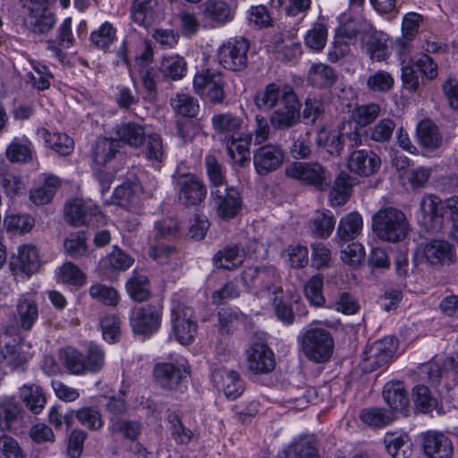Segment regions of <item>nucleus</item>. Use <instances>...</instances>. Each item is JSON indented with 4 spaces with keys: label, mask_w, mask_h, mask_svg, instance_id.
Here are the masks:
<instances>
[{
    "label": "nucleus",
    "mask_w": 458,
    "mask_h": 458,
    "mask_svg": "<svg viewBox=\"0 0 458 458\" xmlns=\"http://www.w3.org/2000/svg\"><path fill=\"white\" fill-rule=\"evenodd\" d=\"M190 375V370L185 364H174L161 362L153 369L156 382L163 388L173 390L183 383Z\"/></svg>",
    "instance_id": "16"
},
{
    "label": "nucleus",
    "mask_w": 458,
    "mask_h": 458,
    "mask_svg": "<svg viewBox=\"0 0 458 458\" xmlns=\"http://www.w3.org/2000/svg\"><path fill=\"white\" fill-rule=\"evenodd\" d=\"M242 280L248 291L265 302H276L282 294L279 276L273 267H246Z\"/></svg>",
    "instance_id": "2"
},
{
    "label": "nucleus",
    "mask_w": 458,
    "mask_h": 458,
    "mask_svg": "<svg viewBox=\"0 0 458 458\" xmlns=\"http://www.w3.org/2000/svg\"><path fill=\"white\" fill-rule=\"evenodd\" d=\"M40 260L37 248L32 244H24L18 249V254L13 256L10 267L13 274H23L30 277L38 271Z\"/></svg>",
    "instance_id": "20"
},
{
    "label": "nucleus",
    "mask_w": 458,
    "mask_h": 458,
    "mask_svg": "<svg viewBox=\"0 0 458 458\" xmlns=\"http://www.w3.org/2000/svg\"><path fill=\"white\" fill-rule=\"evenodd\" d=\"M250 135L247 134L242 137L241 134L229 138L226 140V148L228 155L234 164L244 166L250 162Z\"/></svg>",
    "instance_id": "35"
},
{
    "label": "nucleus",
    "mask_w": 458,
    "mask_h": 458,
    "mask_svg": "<svg viewBox=\"0 0 458 458\" xmlns=\"http://www.w3.org/2000/svg\"><path fill=\"white\" fill-rule=\"evenodd\" d=\"M394 84L393 75L384 70L374 72L366 80L368 90L375 93H386L393 89Z\"/></svg>",
    "instance_id": "52"
},
{
    "label": "nucleus",
    "mask_w": 458,
    "mask_h": 458,
    "mask_svg": "<svg viewBox=\"0 0 458 458\" xmlns=\"http://www.w3.org/2000/svg\"><path fill=\"white\" fill-rule=\"evenodd\" d=\"M212 380L219 390H223L228 399H237L243 392V382L233 370L218 369L212 372Z\"/></svg>",
    "instance_id": "25"
},
{
    "label": "nucleus",
    "mask_w": 458,
    "mask_h": 458,
    "mask_svg": "<svg viewBox=\"0 0 458 458\" xmlns=\"http://www.w3.org/2000/svg\"><path fill=\"white\" fill-rule=\"evenodd\" d=\"M284 151L277 144H266L254 151L253 165L259 175L277 170L284 161Z\"/></svg>",
    "instance_id": "13"
},
{
    "label": "nucleus",
    "mask_w": 458,
    "mask_h": 458,
    "mask_svg": "<svg viewBox=\"0 0 458 458\" xmlns=\"http://www.w3.org/2000/svg\"><path fill=\"white\" fill-rule=\"evenodd\" d=\"M55 21V14L40 6L30 7L24 18L26 27L37 34L47 33L54 28Z\"/></svg>",
    "instance_id": "27"
},
{
    "label": "nucleus",
    "mask_w": 458,
    "mask_h": 458,
    "mask_svg": "<svg viewBox=\"0 0 458 458\" xmlns=\"http://www.w3.org/2000/svg\"><path fill=\"white\" fill-rule=\"evenodd\" d=\"M215 203L218 216L223 219H230L237 215L241 208L239 191L235 188L225 187L215 191Z\"/></svg>",
    "instance_id": "24"
},
{
    "label": "nucleus",
    "mask_w": 458,
    "mask_h": 458,
    "mask_svg": "<svg viewBox=\"0 0 458 458\" xmlns=\"http://www.w3.org/2000/svg\"><path fill=\"white\" fill-rule=\"evenodd\" d=\"M59 185L60 181L56 176H47L41 187L30 191V199L36 205L47 204L53 199Z\"/></svg>",
    "instance_id": "54"
},
{
    "label": "nucleus",
    "mask_w": 458,
    "mask_h": 458,
    "mask_svg": "<svg viewBox=\"0 0 458 458\" xmlns=\"http://www.w3.org/2000/svg\"><path fill=\"white\" fill-rule=\"evenodd\" d=\"M386 403L390 406L391 409L371 407L361 410L360 412V420L362 421V423L368 425L370 428H386L394 420V412L393 410L397 409V403L402 405L403 403ZM409 403H404V404Z\"/></svg>",
    "instance_id": "26"
},
{
    "label": "nucleus",
    "mask_w": 458,
    "mask_h": 458,
    "mask_svg": "<svg viewBox=\"0 0 458 458\" xmlns=\"http://www.w3.org/2000/svg\"><path fill=\"white\" fill-rule=\"evenodd\" d=\"M89 294L93 300L111 307L116 306L121 299L114 287L100 283L92 284L89 289Z\"/></svg>",
    "instance_id": "51"
},
{
    "label": "nucleus",
    "mask_w": 458,
    "mask_h": 458,
    "mask_svg": "<svg viewBox=\"0 0 458 458\" xmlns=\"http://www.w3.org/2000/svg\"><path fill=\"white\" fill-rule=\"evenodd\" d=\"M110 430L113 434L122 435L124 439L134 442L141 435L142 424L133 420L111 419Z\"/></svg>",
    "instance_id": "44"
},
{
    "label": "nucleus",
    "mask_w": 458,
    "mask_h": 458,
    "mask_svg": "<svg viewBox=\"0 0 458 458\" xmlns=\"http://www.w3.org/2000/svg\"><path fill=\"white\" fill-rule=\"evenodd\" d=\"M24 343L21 344H5L1 350L4 362L13 369H22L31 357L30 352L24 351Z\"/></svg>",
    "instance_id": "49"
},
{
    "label": "nucleus",
    "mask_w": 458,
    "mask_h": 458,
    "mask_svg": "<svg viewBox=\"0 0 458 458\" xmlns=\"http://www.w3.org/2000/svg\"><path fill=\"white\" fill-rule=\"evenodd\" d=\"M308 81L317 88H327L335 82L336 75L330 66L322 63H316L309 70Z\"/></svg>",
    "instance_id": "40"
},
{
    "label": "nucleus",
    "mask_w": 458,
    "mask_h": 458,
    "mask_svg": "<svg viewBox=\"0 0 458 458\" xmlns=\"http://www.w3.org/2000/svg\"><path fill=\"white\" fill-rule=\"evenodd\" d=\"M424 257L432 265L450 264L455 258L453 245L443 240H433L424 247Z\"/></svg>",
    "instance_id": "28"
},
{
    "label": "nucleus",
    "mask_w": 458,
    "mask_h": 458,
    "mask_svg": "<svg viewBox=\"0 0 458 458\" xmlns=\"http://www.w3.org/2000/svg\"><path fill=\"white\" fill-rule=\"evenodd\" d=\"M386 452L393 458H409L413 452V444L407 433L388 432L384 437Z\"/></svg>",
    "instance_id": "30"
},
{
    "label": "nucleus",
    "mask_w": 458,
    "mask_h": 458,
    "mask_svg": "<svg viewBox=\"0 0 458 458\" xmlns=\"http://www.w3.org/2000/svg\"><path fill=\"white\" fill-rule=\"evenodd\" d=\"M20 327L30 330L38 318V308L36 301L29 294L21 295L16 304Z\"/></svg>",
    "instance_id": "33"
},
{
    "label": "nucleus",
    "mask_w": 458,
    "mask_h": 458,
    "mask_svg": "<svg viewBox=\"0 0 458 458\" xmlns=\"http://www.w3.org/2000/svg\"><path fill=\"white\" fill-rule=\"evenodd\" d=\"M381 165V158L373 151L367 149L353 150L347 160L350 172L368 177L377 172Z\"/></svg>",
    "instance_id": "19"
},
{
    "label": "nucleus",
    "mask_w": 458,
    "mask_h": 458,
    "mask_svg": "<svg viewBox=\"0 0 458 458\" xmlns=\"http://www.w3.org/2000/svg\"><path fill=\"white\" fill-rule=\"evenodd\" d=\"M6 157L11 162L26 163L32 158V144L26 140L24 143L15 139L6 148Z\"/></svg>",
    "instance_id": "59"
},
{
    "label": "nucleus",
    "mask_w": 458,
    "mask_h": 458,
    "mask_svg": "<svg viewBox=\"0 0 458 458\" xmlns=\"http://www.w3.org/2000/svg\"><path fill=\"white\" fill-rule=\"evenodd\" d=\"M352 122L341 123L337 131H329L326 128L320 129L317 133L316 143L324 148L331 155H338L343 149L344 143L341 137L344 134L346 128L351 129Z\"/></svg>",
    "instance_id": "29"
},
{
    "label": "nucleus",
    "mask_w": 458,
    "mask_h": 458,
    "mask_svg": "<svg viewBox=\"0 0 458 458\" xmlns=\"http://www.w3.org/2000/svg\"><path fill=\"white\" fill-rule=\"evenodd\" d=\"M204 14L207 18L219 23H225L233 19L229 5L220 0H208L204 4Z\"/></svg>",
    "instance_id": "53"
},
{
    "label": "nucleus",
    "mask_w": 458,
    "mask_h": 458,
    "mask_svg": "<svg viewBox=\"0 0 458 458\" xmlns=\"http://www.w3.org/2000/svg\"><path fill=\"white\" fill-rule=\"evenodd\" d=\"M287 176L323 190L330 182L327 170L318 163L293 162L286 169Z\"/></svg>",
    "instance_id": "11"
},
{
    "label": "nucleus",
    "mask_w": 458,
    "mask_h": 458,
    "mask_svg": "<svg viewBox=\"0 0 458 458\" xmlns=\"http://www.w3.org/2000/svg\"><path fill=\"white\" fill-rule=\"evenodd\" d=\"M445 202L434 194H425L420 204L419 223L428 231H438L443 225Z\"/></svg>",
    "instance_id": "12"
},
{
    "label": "nucleus",
    "mask_w": 458,
    "mask_h": 458,
    "mask_svg": "<svg viewBox=\"0 0 458 458\" xmlns=\"http://www.w3.org/2000/svg\"><path fill=\"white\" fill-rule=\"evenodd\" d=\"M157 6V0H134L131 9L133 21L140 25L151 22Z\"/></svg>",
    "instance_id": "55"
},
{
    "label": "nucleus",
    "mask_w": 458,
    "mask_h": 458,
    "mask_svg": "<svg viewBox=\"0 0 458 458\" xmlns=\"http://www.w3.org/2000/svg\"><path fill=\"white\" fill-rule=\"evenodd\" d=\"M37 135L42 139L47 148H52L62 156L70 155L74 148V142L67 134L55 132L51 133L45 128H39Z\"/></svg>",
    "instance_id": "36"
},
{
    "label": "nucleus",
    "mask_w": 458,
    "mask_h": 458,
    "mask_svg": "<svg viewBox=\"0 0 458 458\" xmlns=\"http://www.w3.org/2000/svg\"><path fill=\"white\" fill-rule=\"evenodd\" d=\"M361 47L363 51L371 59L383 61L388 55L387 37L385 33L377 31L370 23L363 21L361 28Z\"/></svg>",
    "instance_id": "15"
},
{
    "label": "nucleus",
    "mask_w": 458,
    "mask_h": 458,
    "mask_svg": "<svg viewBox=\"0 0 458 458\" xmlns=\"http://www.w3.org/2000/svg\"><path fill=\"white\" fill-rule=\"evenodd\" d=\"M301 104L296 94L286 97L283 106L274 111L269 118L272 126L277 130L290 128L300 120Z\"/></svg>",
    "instance_id": "21"
},
{
    "label": "nucleus",
    "mask_w": 458,
    "mask_h": 458,
    "mask_svg": "<svg viewBox=\"0 0 458 458\" xmlns=\"http://www.w3.org/2000/svg\"><path fill=\"white\" fill-rule=\"evenodd\" d=\"M245 354L247 369L254 374H267L276 368L275 354L263 340H253Z\"/></svg>",
    "instance_id": "10"
},
{
    "label": "nucleus",
    "mask_w": 458,
    "mask_h": 458,
    "mask_svg": "<svg viewBox=\"0 0 458 458\" xmlns=\"http://www.w3.org/2000/svg\"><path fill=\"white\" fill-rule=\"evenodd\" d=\"M335 220L328 210L317 211L310 221V228L314 235L327 238L334 230Z\"/></svg>",
    "instance_id": "47"
},
{
    "label": "nucleus",
    "mask_w": 458,
    "mask_h": 458,
    "mask_svg": "<svg viewBox=\"0 0 458 458\" xmlns=\"http://www.w3.org/2000/svg\"><path fill=\"white\" fill-rule=\"evenodd\" d=\"M398 349V341L394 336H386L367 346L362 353L360 367L365 372H372L386 364Z\"/></svg>",
    "instance_id": "6"
},
{
    "label": "nucleus",
    "mask_w": 458,
    "mask_h": 458,
    "mask_svg": "<svg viewBox=\"0 0 458 458\" xmlns=\"http://www.w3.org/2000/svg\"><path fill=\"white\" fill-rule=\"evenodd\" d=\"M242 123L241 118L230 113L218 114L212 117V124L216 131L225 134L228 139L240 134Z\"/></svg>",
    "instance_id": "43"
},
{
    "label": "nucleus",
    "mask_w": 458,
    "mask_h": 458,
    "mask_svg": "<svg viewBox=\"0 0 458 458\" xmlns=\"http://www.w3.org/2000/svg\"><path fill=\"white\" fill-rule=\"evenodd\" d=\"M380 112L381 107L378 104L370 103L356 106L352 116L357 124L367 126L379 116Z\"/></svg>",
    "instance_id": "61"
},
{
    "label": "nucleus",
    "mask_w": 458,
    "mask_h": 458,
    "mask_svg": "<svg viewBox=\"0 0 458 458\" xmlns=\"http://www.w3.org/2000/svg\"><path fill=\"white\" fill-rule=\"evenodd\" d=\"M161 73L174 81L181 80L186 73L187 64L179 55H169L162 59L159 66Z\"/></svg>",
    "instance_id": "50"
},
{
    "label": "nucleus",
    "mask_w": 458,
    "mask_h": 458,
    "mask_svg": "<svg viewBox=\"0 0 458 458\" xmlns=\"http://www.w3.org/2000/svg\"><path fill=\"white\" fill-rule=\"evenodd\" d=\"M278 458H319L317 440L313 436H298L283 448Z\"/></svg>",
    "instance_id": "22"
},
{
    "label": "nucleus",
    "mask_w": 458,
    "mask_h": 458,
    "mask_svg": "<svg viewBox=\"0 0 458 458\" xmlns=\"http://www.w3.org/2000/svg\"><path fill=\"white\" fill-rule=\"evenodd\" d=\"M115 134L120 141L132 148H140L146 140L145 127L135 122L122 123L116 127Z\"/></svg>",
    "instance_id": "31"
},
{
    "label": "nucleus",
    "mask_w": 458,
    "mask_h": 458,
    "mask_svg": "<svg viewBox=\"0 0 458 458\" xmlns=\"http://www.w3.org/2000/svg\"><path fill=\"white\" fill-rule=\"evenodd\" d=\"M126 291L130 297L136 301H144L149 295V281L143 272L134 271L126 283Z\"/></svg>",
    "instance_id": "42"
},
{
    "label": "nucleus",
    "mask_w": 458,
    "mask_h": 458,
    "mask_svg": "<svg viewBox=\"0 0 458 458\" xmlns=\"http://www.w3.org/2000/svg\"><path fill=\"white\" fill-rule=\"evenodd\" d=\"M133 259L117 247L100 260V268L109 274L114 270H125L132 264Z\"/></svg>",
    "instance_id": "48"
},
{
    "label": "nucleus",
    "mask_w": 458,
    "mask_h": 458,
    "mask_svg": "<svg viewBox=\"0 0 458 458\" xmlns=\"http://www.w3.org/2000/svg\"><path fill=\"white\" fill-rule=\"evenodd\" d=\"M417 137L420 144L428 149L441 146L443 138L437 124L431 120H423L417 125Z\"/></svg>",
    "instance_id": "39"
},
{
    "label": "nucleus",
    "mask_w": 458,
    "mask_h": 458,
    "mask_svg": "<svg viewBox=\"0 0 458 458\" xmlns=\"http://www.w3.org/2000/svg\"><path fill=\"white\" fill-rule=\"evenodd\" d=\"M119 142L110 138H99L92 150V160L95 165L104 166L113 160L118 152Z\"/></svg>",
    "instance_id": "38"
},
{
    "label": "nucleus",
    "mask_w": 458,
    "mask_h": 458,
    "mask_svg": "<svg viewBox=\"0 0 458 458\" xmlns=\"http://www.w3.org/2000/svg\"><path fill=\"white\" fill-rule=\"evenodd\" d=\"M173 333L182 345L191 344L197 335L198 324L192 308L174 301L171 309Z\"/></svg>",
    "instance_id": "4"
},
{
    "label": "nucleus",
    "mask_w": 458,
    "mask_h": 458,
    "mask_svg": "<svg viewBox=\"0 0 458 458\" xmlns=\"http://www.w3.org/2000/svg\"><path fill=\"white\" fill-rule=\"evenodd\" d=\"M116 38V29L109 21L102 23L90 34L92 44L99 49L108 48Z\"/></svg>",
    "instance_id": "56"
},
{
    "label": "nucleus",
    "mask_w": 458,
    "mask_h": 458,
    "mask_svg": "<svg viewBox=\"0 0 458 458\" xmlns=\"http://www.w3.org/2000/svg\"><path fill=\"white\" fill-rule=\"evenodd\" d=\"M323 276L316 274L309 279L304 286V294L311 305L321 307L325 304L326 299L323 295Z\"/></svg>",
    "instance_id": "57"
},
{
    "label": "nucleus",
    "mask_w": 458,
    "mask_h": 458,
    "mask_svg": "<svg viewBox=\"0 0 458 458\" xmlns=\"http://www.w3.org/2000/svg\"><path fill=\"white\" fill-rule=\"evenodd\" d=\"M173 183L180 201L185 206L199 205L207 196V188L203 181L192 173L176 170L173 175Z\"/></svg>",
    "instance_id": "5"
},
{
    "label": "nucleus",
    "mask_w": 458,
    "mask_h": 458,
    "mask_svg": "<svg viewBox=\"0 0 458 458\" xmlns=\"http://www.w3.org/2000/svg\"><path fill=\"white\" fill-rule=\"evenodd\" d=\"M420 375L428 379L430 386L425 384L415 385L411 391L413 401H438L445 398V388L439 389L437 386L442 379L440 366L436 362H428L420 368Z\"/></svg>",
    "instance_id": "7"
},
{
    "label": "nucleus",
    "mask_w": 458,
    "mask_h": 458,
    "mask_svg": "<svg viewBox=\"0 0 458 458\" xmlns=\"http://www.w3.org/2000/svg\"><path fill=\"white\" fill-rule=\"evenodd\" d=\"M290 94H295L292 86L269 83L262 91L256 94L255 105L260 110L268 111L275 107L279 100L284 103Z\"/></svg>",
    "instance_id": "23"
},
{
    "label": "nucleus",
    "mask_w": 458,
    "mask_h": 458,
    "mask_svg": "<svg viewBox=\"0 0 458 458\" xmlns=\"http://www.w3.org/2000/svg\"><path fill=\"white\" fill-rule=\"evenodd\" d=\"M372 227L378 238L391 242L403 240L409 232L406 216L394 208L379 209L373 216Z\"/></svg>",
    "instance_id": "3"
},
{
    "label": "nucleus",
    "mask_w": 458,
    "mask_h": 458,
    "mask_svg": "<svg viewBox=\"0 0 458 458\" xmlns=\"http://www.w3.org/2000/svg\"><path fill=\"white\" fill-rule=\"evenodd\" d=\"M421 437L422 450L428 458H452L453 443L444 433L428 430Z\"/></svg>",
    "instance_id": "17"
},
{
    "label": "nucleus",
    "mask_w": 458,
    "mask_h": 458,
    "mask_svg": "<svg viewBox=\"0 0 458 458\" xmlns=\"http://www.w3.org/2000/svg\"><path fill=\"white\" fill-rule=\"evenodd\" d=\"M262 248V244L254 241L248 246L247 253H245L244 250L241 251L237 245H228L216 252L213 259L217 267L231 270L242 265L247 254L255 256Z\"/></svg>",
    "instance_id": "18"
},
{
    "label": "nucleus",
    "mask_w": 458,
    "mask_h": 458,
    "mask_svg": "<svg viewBox=\"0 0 458 458\" xmlns=\"http://www.w3.org/2000/svg\"><path fill=\"white\" fill-rule=\"evenodd\" d=\"M249 43L243 39H230L217 50L216 60L229 71L238 72L247 66V53Z\"/></svg>",
    "instance_id": "9"
},
{
    "label": "nucleus",
    "mask_w": 458,
    "mask_h": 458,
    "mask_svg": "<svg viewBox=\"0 0 458 458\" xmlns=\"http://www.w3.org/2000/svg\"><path fill=\"white\" fill-rule=\"evenodd\" d=\"M66 220L74 225L98 226L105 217L98 207L91 199H74L64 208Z\"/></svg>",
    "instance_id": "8"
},
{
    "label": "nucleus",
    "mask_w": 458,
    "mask_h": 458,
    "mask_svg": "<svg viewBox=\"0 0 458 458\" xmlns=\"http://www.w3.org/2000/svg\"><path fill=\"white\" fill-rule=\"evenodd\" d=\"M297 30L292 28L275 35L273 38L276 50L287 60L294 58L301 53V45L295 40Z\"/></svg>",
    "instance_id": "34"
},
{
    "label": "nucleus",
    "mask_w": 458,
    "mask_h": 458,
    "mask_svg": "<svg viewBox=\"0 0 458 458\" xmlns=\"http://www.w3.org/2000/svg\"><path fill=\"white\" fill-rule=\"evenodd\" d=\"M422 22V16L416 13H406L402 22V37L395 41L396 51L402 50V47H406L407 52H411V41L417 34Z\"/></svg>",
    "instance_id": "37"
},
{
    "label": "nucleus",
    "mask_w": 458,
    "mask_h": 458,
    "mask_svg": "<svg viewBox=\"0 0 458 458\" xmlns=\"http://www.w3.org/2000/svg\"><path fill=\"white\" fill-rule=\"evenodd\" d=\"M362 226L361 216L357 212H352L341 218L337 228V235L343 241L354 239L360 233Z\"/></svg>",
    "instance_id": "41"
},
{
    "label": "nucleus",
    "mask_w": 458,
    "mask_h": 458,
    "mask_svg": "<svg viewBox=\"0 0 458 458\" xmlns=\"http://www.w3.org/2000/svg\"><path fill=\"white\" fill-rule=\"evenodd\" d=\"M65 252L73 259L81 258L87 254V238L84 232L71 234L64 241Z\"/></svg>",
    "instance_id": "62"
},
{
    "label": "nucleus",
    "mask_w": 458,
    "mask_h": 458,
    "mask_svg": "<svg viewBox=\"0 0 458 458\" xmlns=\"http://www.w3.org/2000/svg\"><path fill=\"white\" fill-rule=\"evenodd\" d=\"M317 325L331 327V323L313 321L304 327L297 337V342L303 355L316 363H324L331 358L335 341L330 332Z\"/></svg>",
    "instance_id": "1"
},
{
    "label": "nucleus",
    "mask_w": 458,
    "mask_h": 458,
    "mask_svg": "<svg viewBox=\"0 0 458 458\" xmlns=\"http://www.w3.org/2000/svg\"><path fill=\"white\" fill-rule=\"evenodd\" d=\"M160 323V310L152 305L134 309L130 317L131 327L137 335H150L157 331Z\"/></svg>",
    "instance_id": "14"
},
{
    "label": "nucleus",
    "mask_w": 458,
    "mask_h": 458,
    "mask_svg": "<svg viewBox=\"0 0 458 458\" xmlns=\"http://www.w3.org/2000/svg\"><path fill=\"white\" fill-rule=\"evenodd\" d=\"M402 50H397V55L401 64V78L403 87L411 91L415 92L420 88V77L414 69L415 61L412 58L411 52L406 51V47H402Z\"/></svg>",
    "instance_id": "32"
},
{
    "label": "nucleus",
    "mask_w": 458,
    "mask_h": 458,
    "mask_svg": "<svg viewBox=\"0 0 458 458\" xmlns=\"http://www.w3.org/2000/svg\"><path fill=\"white\" fill-rule=\"evenodd\" d=\"M58 278L63 283L78 286L83 285L86 282V275L72 262L64 263L59 267Z\"/></svg>",
    "instance_id": "63"
},
{
    "label": "nucleus",
    "mask_w": 458,
    "mask_h": 458,
    "mask_svg": "<svg viewBox=\"0 0 458 458\" xmlns=\"http://www.w3.org/2000/svg\"><path fill=\"white\" fill-rule=\"evenodd\" d=\"M170 104L176 114L185 117H194L199 109L198 100L183 92L174 94L170 98Z\"/></svg>",
    "instance_id": "45"
},
{
    "label": "nucleus",
    "mask_w": 458,
    "mask_h": 458,
    "mask_svg": "<svg viewBox=\"0 0 458 458\" xmlns=\"http://www.w3.org/2000/svg\"><path fill=\"white\" fill-rule=\"evenodd\" d=\"M21 413V403H0V428L4 431L11 430Z\"/></svg>",
    "instance_id": "60"
},
{
    "label": "nucleus",
    "mask_w": 458,
    "mask_h": 458,
    "mask_svg": "<svg viewBox=\"0 0 458 458\" xmlns=\"http://www.w3.org/2000/svg\"><path fill=\"white\" fill-rule=\"evenodd\" d=\"M430 167L420 166L405 173V180L412 190L425 188L431 177Z\"/></svg>",
    "instance_id": "64"
},
{
    "label": "nucleus",
    "mask_w": 458,
    "mask_h": 458,
    "mask_svg": "<svg viewBox=\"0 0 458 458\" xmlns=\"http://www.w3.org/2000/svg\"><path fill=\"white\" fill-rule=\"evenodd\" d=\"M145 148L142 150L144 157L153 165H160L165 157V148L159 134L150 133L146 136Z\"/></svg>",
    "instance_id": "46"
},
{
    "label": "nucleus",
    "mask_w": 458,
    "mask_h": 458,
    "mask_svg": "<svg viewBox=\"0 0 458 458\" xmlns=\"http://www.w3.org/2000/svg\"><path fill=\"white\" fill-rule=\"evenodd\" d=\"M327 41V29L322 23H316L309 30L304 37L305 46L315 51L320 52Z\"/></svg>",
    "instance_id": "58"
}]
</instances>
